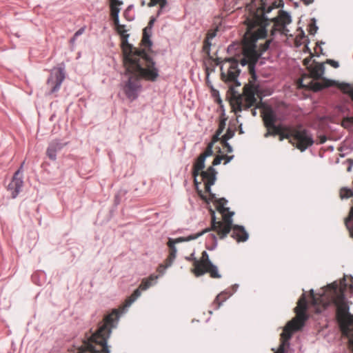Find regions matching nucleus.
Returning a JSON list of instances; mask_svg holds the SVG:
<instances>
[{
	"mask_svg": "<svg viewBox=\"0 0 353 353\" xmlns=\"http://www.w3.org/2000/svg\"><path fill=\"white\" fill-rule=\"evenodd\" d=\"M276 7L275 2H267L266 0H259V4L253 1L247 6V10L249 11L245 21L247 31L242 46L243 58L240 60V63L243 66L249 64L252 79L245 85L243 95L239 96L235 101V105L239 111L254 106L256 104L257 98L262 97V90L257 83L256 74L253 72L254 65L263 53L269 48L272 40H266L264 43L259 44H257V40L266 37L270 19L265 14Z\"/></svg>",
	"mask_w": 353,
	"mask_h": 353,
	"instance_id": "nucleus-1",
	"label": "nucleus"
},
{
	"mask_svg": "<svg viewBox=\"0 0 353 353\" xmlns=\"http://www.w3.org/2000/svg\"><path fill=\"white\" fill-rule=\"evenodd\" d=\"M123 63L128 79L123 91L130 101L135 100L141 90V80L154 81L159 76L154 62L143 50H137L127 41L123 47Z\"/></svg>",
	"mask_w": 353,
	"mask_h": 353,
	"instance_id": "nucleus-2",
	"label": "nucleus"
},
{
	"mask_svg": "<svg viewBox=\"0 0 353 353\" xmlns=\"http://www.w3.org/2000/svg\"><path fill=\"white\" fill-rule=\"evenodd\" d=\"M263 119L268 129V132L265 134V137L278 134L280 141H283L284 139H288L290 143L301 152L313 145L312 135L302 126L283 128L281 125H276L277 117L272 109H266L263 112Z\"/></svg>",
	"mask_w": 353,
	"mask_h": 353,
	"instance_id": "nucleus-3",
	"label": "nucleus"
},
{
	"mask_svg": "<svg viewBox=\"0 0 353 353\" xmlns=\"http://www.w3.org/2000/svg\"><path fill=\"white\" fill-rule=\"evenodd\" d=\"M227 200L224 198L219 199L217 201L218 210L223 214V221H216L214 212L212 216V226L208 230H214L217 232L220 239L225 238L232 230V237L237 242H245L248 239V233L245 231L244 227L239 225H233L232 216L234 212H229V208L225 207Z\"/></svg>",
	"mask_w": 353,
	"mask_h": 353,
	"instance_id": "nucleus-4",
	"label": "nucleus"
},
{
	"mask_svg": "<svg viewBox=\"0 0 353 353\" xmlns=\"http://www.w3.org/2000/svg\"><path fill=\"white\" fill-rule=\"evenodd\" d=\"M233 155H217L212 162V165L210 166L205 171H203V170L205 168V159L203 157L199 156L194 163L192 170V175L196 187L197 188L198 184L199 183L197 181L196 177L201 174V181H203L205 185V192L210 194L212 199H214L215 198V194L211 192V186L214 184L217 174L214 166L219 165L222 160H225L224 164H227L233 159Z\"/></svg>",
	"mask_w": 353,
	"mask_h": 353,
	"instance_id": "nucleus-5",
	"label": "nucleus"
},
{
	"mask_svg": "<svg viewBox=\"0 0 353 353\" xmlns=\"http://www.w3.org/2000/svg\"><path fill=\"white\" fill-rule=\"evenodd\" d=\"M306 307L305 296V294H303L298 301L297 306L294 308L296 316L285 326L283 332L281 334V343L275 353H284L285 347L289 345L288 341L291 338L292 332L299 330L303 326L304 321L307 319Z\"/></svg>",
	"mask_w": 353,
	"mask_h": 353,
	"instance_id": "nucleus-6",
	"label": "nucleus"
},
{
	"mask_svg": "<svg viewBox=\"0 0 353 353\" xmlns=\"http://www.w3.org/2000/svg\"><path fill=\"white\" fill-rule=\"evenodd\" d=\"M193 265L194 269L192 272L196 276H201L208 272L210 273L212 278H221L217 267L210 261L206 251L202 252L200 261L194 259Z\"/></svg>",
	"mask_w": 353,
	"mask_h": 353,
	"instance_id": "nucleus-7",
	"label": "nucleus"
},
{
	"mask_svg": "<svg viewBox=\"0 0 353 353\" xmlns=\"http://www.w3.org/2000/svg\"><path fill=\"white\" fill-rule=\"evenodd\" d=\"M226 61L229 63L227 72L224 71L223 66L221 68L222 80L227 83H232L236 86H239L241 83L237 80L240 73V70L238 68L239 61L234 58H230Z\"/></svg>",
	"mask_w": 353,
	"mask_h": 353,
	"instance_id": "nucleus-8",
	"label": "nucleus"
},
{
	"mask_svg": "<svg viewBox=\"0 0 353 353\" xmlns=\"http://www.w3.org/2000/svg\"><path fill=\"white\" fill-rule=\"evenodd\" d=\"M159 276L151 274L148 278L143 279L139 285V287L134 291L132 294L125 301L123 310L129 307L141 294V290H146L152 285L156 283Z\"/></svg>",
	"mask_w": 353,
	"mask_h": 353,
	"instance_id": "nucleus-9",
	"label": "nucleus"
},
{
	"mask_svg": "<svg viewBox=\"0 0 353 353\" xmlns=\"http://www.w3.org/2000/svg\"><path fill=\"white\" fill-rule=\"evenodd\" d=\"M271 21L273 23L270 30L271 34L274 35L277 32L284 34L286 26L291 23V17L285 12L279 11V15L273 17Z\"/></svg>",
	"mask_w": 353,
	"mask_h": 353,
	"instance_id": "nucleus-10",
	"label": "nucleus"
},
{
	"mask_svg": "<svg viewBox=\"0 0 353 353\" xmlns=\"http://www.w3.org/2000/svg\"><path fill=\"white\" fill-rule=\"evenodd\" d=\"M65 79L64 68H54L48 79V85L50 88V93L58 91Z\"/></svg>",
	"mask_w": 353,
	"mask_h": 353,
	"instance_id": "nucleus-11",
	"label": "nucleus"
},
{
	"mask_svg": "<svg viewBox=\"0 0 353 353\" xmlns=\"http://www.w3.org/2000/svg\"><path fill=\"white\" fill-rule=\"evenodd\" d=\"M209 230L210 229H205L200 232L191 234L185 237H179L175 239L169 238L168 241L167 243V245L170 248L169 256H171L172 259H176L177 250L175 246V244L195 240L200 237L201 236H202L203 234H204L205 233L208 232Z\"/></svg>",
	"mask_w": 353,
	"mask_h": 353,
	"instance_id": "nucleus-12",
	"label": "nucleus"
},
{
	"mask_svg": "<svg viewBox=\"0 0 353 353\" xmlns=\"http://www.w3.org/2000/svg\"><path fill=\"white\" fill-rule=\"evenodd\" d=\"M21 167L14 173L11 182L8 185V190L11 192L12 197L16 198L23 186Z\"/></svg>",
	"mask_w": 353,
	"mask_h": 353,
	"instance_id": "nucleus-13",
	"label": "nucleus"
},
{
	"mask_svg": "<svg viewBox=\"0 0 353 353\" xmlns=\"http://www.w3.org/2000/svg\"><path fill=\"white\" fill-rule=\"evenodd\" d=\"M66 143H63L58 140L52 141L48 147L46 154L47 156L53 161L57 159V152L60 151Z\"/></svg>",
	"mask_w": 353,
	"mask_h": 353,
	"instance_id": "nucleus-14",
	"label": "nucleus"
},
{
	"mask_svg": "<svg viewBox=\"0 0 353 353\" xmlns=\"http://www.w3.org/2000/svg\"><path fill=\"white\" fill-rule=\"evenodd\" d=\"M325 67L323 63H316L310 70L312 77L319 79L324 74Z\"/></svg>",
	"mask_w": 353,
	"mask_h": 353,
	"instance_id": "nucleus-15",
	"label": "nucleus"
},
{
	"mask_svg": "<svg viewBox=\"0 0 353 353\" xmlns=\"http://www.w3.org/2000/svg\"><path fill=\"white\" fill-rule=\"evenodd\" d=\"M155 21L154 18H152L150 20V22L148 23V26L144 28L143 33V39L142 42L144 45L147 46H151L152 43L150 40V34L148 32L149 30L152 28V26Z\"/></svg>",
	"mask_w": 353,
	"mask_h": 353,
	"instance_id": "nucleus-16",
	"label": "nucleus"
},
{
	"mask_svg": "<svg viewBox=\"0 0 353 353\" xmlns=\"http://www.w3.org/2000/svg\"><path fill=\"white\" fill-rule=\"evenodd\" d=\"M232 293L233 292H231L230 290H225L219 294L214 301V304H217L216 308H219L222 303L224 302L228 297L232 296Z\"/></svg>",
	"mask_w": 353,
	"mask_h": 353,
	"instance_id": "nucleus-17",
	"label": "nucleus"
},
{
	"mask_svg": "<svg viewBox=\"0 0 353 353\" xmlns=\"http://www.w3.org/2000/svg\"><path fill=\"white\" fill-rule=\"evenodd\" d=\"M341 90L345 94L351 101V107L353 108V86L348 83H343L340 86Z\"/></svg>",
	"mask_w": 353,
	"mask_h": 353,
	"instance_id": "nucleus-18",
	"label": "nucleus"
},
{
	"mask_svg": "<svg viewBox=\"0 0 353 353\" xmlns=\"http://www.w3.org/2000/svg\"><path fill=\"white\" fill-rule=\"evenodd\" d=\"M120 12V8L119 7L110 8V14L113 20L114 25H118L119 22V14Z\"/></svg>",
	"mask_w": 353,
	"mask_h": 353,
	"instance_id": "nucleus-19",
	"label": "nucleus"
},
{
	"mask_svg": "<svg viewBox=\"0 0 353 353\" xmlns=\"http://www.w3.org/2000/svg\"><path fill=\"white\" fill-rule=\"evenodd\" d=\"M157 4H159L160 6V10L158 11V14L159 15L161 14V10L163 8L166 6L167 1L166 0H150L148 3L149 7H153Z\"/></svg>",
	"mask_w": 353,
	"mask_h": 353,
	"instance_id": "nucleus-20",
	"label": "nucleus"
},
{
	"mask_svg": "<svg viewBox=\"0 0 353 353\" xmlns=\"http://www.w3.org/2000/svg\"><path fill=\"white\" fill-rule=\"evenodd\" d=\"M353 196V190L347 188H342L340 190L341 199H348Z\"/></svg>",
	"mask_w": 353,
	"mask_h": 353,
	"instance_id": "nucleus-21",
	"label": "nucleus"
},
{
	"mask_svg": "<svg viewBox=\"0 0 353 353\" xmlns=\"http://www.w3.org/2000/svg\"><path fill=\"white\" fill-rule=\"evenodd\" d=\"M114 26H116V28H117V30L118 31V32L123 37L122 43H121V46L123 48V43L125 42V41H128L127 38L128 37V34L127 35L124 34V33L126 32V30L125 29V26L119 24V22L118 23V25H114ZM127 42L128 43V41H127Z\"/></svg>",
	"mask_w": 353,
	"mask_h": 353,
	"instance_id": "nucleus-22",
	"label": "nucleus"
},
{
	"mask_svg": "<svg viewBox=\"0 0 353 353\" xmlns=\"http://www.w3.org/2000/svg\"><path fill=\"white\" fill-rule=\"evenodd\" d=\"M212 148H213V143H210L208 145L204 152L201 154L199 156L203 157V158L205 159L208 157L212 155V153H213Z\"/></svg>",
	"mask_w": 353,
	"mask_h": 353,
	"instance_id": "nucleus-23",
	"label": "nucleus"
},
{
	"mask_svg": "<svg viewBox=\"0 0 353 353\" xmlns=\"http://www.w3.org/2000/svg\"><path fill=\"white\" fill-rule=\"evenodd\" d=\"M234 135V130L228 128L227 130L226 133L221 139V142H225V141H228L229 139L232 138Z\"/></svg>",
	"mask_w": 353,
	"mask_h": 353,
	"instance_id": "nucleus-24",
	"label": "nucleus"
},
{
	"mask_svg": "<svg viewBox=\"0 0 353 353\" xmlns=\"http://www.w3.org/2000/svg\"><path fill=\"white\" fill-rule=\"evenodd\" d=\"M342 125L348 128L353 125V117H347L342 121Z\"/></svg>",
	"mask_w": 353,
	"mask_h": 353,
	"instance_id": "nucleus-25",
	"label": "nucleus"
},
{
	"mask_svg": "<svg viewBox=\"0 0 353 353\" xmlns=\"http://www.w3.org/2000/svg\"><path fill=\"white\" fill-rule=\"evenodd\" d=\"M211 45H212V43L210 42V39H208L206 38L203 43V51L205 53H207L208 54H210V50Z\"/></svg>",
	"mask_w": 353,
	"mask_h": 353,
	"instance_id": "nucleus-26",
	"label": "nucleus"
},
{
	"mask_svg": "<svg viewBox=\"0 0 353 353\" xmlns=\"http://www.w3.org/2000/svg\"><path fill=\"white\" fill-rule=\"evenodd\" d=\"M222 130H223V129L221 128L217 130L216 134L213 136L212 141L211 143H214V142H216L217 141H219L220 139L219 136L222 133Z\"/></svg>",
	"mask_w": 353,
	"mask_h": 353,
	"instance_id": "nucleus-27",
	"label": "nucleus"
},
{
	"mask_svg": "<svg viewBox=\"0 0 353 353\" xmlns=\"http://www.w3.org/2000/svg\"><path fill=\"white\" fill-rule=\"evenodd\" d=\"M223 149H225V151L228 153L232 152V146L225 141V142H221Z\"/></svg>",
	"mask_w": 353,
	"mask_h": 353,
	"instance_id": "nucleus-28",
	"label": "nucleus"
},
{
	"mask_svg": "<svg viewBox=\"0 0 353 353\" xmlns=\"http://www.w3.org/2000/svg\"><path fill=\"white\" fill-rule=\"evenodd\" d=\"M348 221H352V219H350V216H348V218L345 220V225L350 232V236L353 238V225H349V223H348Z\"/></svg>",
	"mask_w": 353,
	"mask_h": 353,
	"instance_id": "nucleus-29",
	"label": "nucleus"
},
{
	"mask_svg": "<svg viewBox=\"0 0 353 353\" xmlns=\"http://www.w3.org/2000/svg\"><path fill=\"white\" fill-rule=\"evenodd\" d=\"M110 8L119 7L123 4V1L121 0H110Z\"/></svg>",
	"mask_w": 353,
	"mask_h": 353,
	"instance_id": "nucleus-30",
	"label": "nucleus"
},
{
	"mask_svg": "<svg viewBox=\"0 0 353 353\" xmlns=\"http://www.w3.org/2000/svg\"><path fill=\"white\" fill-rule=\"evenodd\" d=\"M326 63L330 64L331 66H332L334 68H338L339 67V62L336 61H334L333 59H327L326 61Z\"/></svg>",
	"mask_w": 353,
	"mask_h": 353,
	"instance_id": "nucleus-31",
	"label": "nucleus"
},
{
	"mask_svg": "<svg viewBox=\"0 0 353 353\" xmlns=\"http://www.w3.org/2000/svg\"><path fill=\"white\" fill-rule=\"evenodd\" d=\"M175 259H172L171 256H168V258L165 260V265L164 269H166L169 267H170L174 262Z\"/></svg>",
	"mask_w": 353,
	"mask_h": 353,
	"instance_id": "nucleus-32",
	"label": "nucleus"
},
{
	"mask_svg": "<svg viewBox=\"0 0 353 353\" xmlns=\"http://www.w3.org/2000/svg\"><path fill=\"white\" fill-rule=\"evenodd\" d=\"M175 259H172L171 256H168V258L165 260V265L164 269H166L169 267H170L174 262Z\"/></svg>",
	"mask_w": 353,
	"mask_h": 353,
	"instance_id": "nucleus-33",
	"label": "nucleus"
},
{
	"mask_svg": "<svg viewBox=\"0 0 353 353\" xmlns=\"http://www.w3.org/2000/svg\"><path fill=\"white\" fill-rule=\"evenodd\" d=\"M323 87H324V85L322 83H315L313 85V89L315 91H319V90H321Z\"/></svg>",
	"mask_w": 353,
	"mask_h": 353,
	"instance_id": "nucleus-34",
	"label": "nucleus"
},
{
	"mask_svg": "<svg viewBox=\"0 0 353 353\" xmlns=\"http://www.w3.org/2000/svg\"><path fill=\"white\" fill-rule=\"evenodd\" d=\"M85 27H82L79 30H78L75 33H74V35L75 37H79L80 35H81L82 34H83V32H85Z\"/></svg>",
	"mask_w": 353,
	"mask_h": 353,
	"instance_id": "nucleus-35",
	"label": "nucleus"
},
{
	"mask_svg": "<svg viewBox=\"0 0 353 353\" xmlns=\"http://www.w3.org/2000/svg\"><path fill=\"white\" fill-rule=\"evenodd\" d=\"M165 265L161 264L159 266L157 271L162 275L165 273V269H164Z\"/></svg>",
	"mask_w": 353,
	"mask_h": 353,
	"instance_id": "nucleus-36",
	"label": "nucleus"
},
{
	"mask_svg": "<svg viewBox=\"0 0 353 353\" xmlns=\"http://www.w3.org/2000/svg\"><path fill=\"white\" fill-rule=\"evenodd\" d=\"M216 36L215 32H208L207 34L206 38L208 39H212Z\"/></svg>",
	"mask_w": 353,
	"mask_h": 353,
	"instance_id": "nucleus-37",
	"label": "nucleus"
},
{
	"mask_svg": "<svg viewBox=\"0 0 353 353\" xmlns=\"http://www.w3.org/2000/svg\"><path fill=\"white\" fill-rule=\"evenodd\" d=\"M341 111L344 112L345 111H350V108H349L348 105L343 104L341 106Z\"/></svg>",
	"mask_w": 353,
	"mask_h": 353,
	"instance_id": "nucleus-38",
	"label": "nucleus"
},
{
	"mask_svg": "<svg viewBox=\"0 0 353 353\" xmlns=\"http://www.w3.org/2000/svg\"><path fill=\"white\" fill-rule=\"evenodd\" d=\"M317 29H318V28H317V26H316V25L311 26L310 30V34H314L316 32Z\"/></svg>",
	"mask_w": 353,
	"mask_h": 353,
	"instance_id": "nucleus-39",
	"label": "nucleus"
},
{
	"mask_svg": "<svg viewBox=\"0 0 353 353\" xmlns=\"http://www.w3.org/2000/svg\"><path fill=\"white\" fill-rule=\"evenodd\" d=\"M210 236V238L215 242V243L216 244V236L215 234H210L209 235Z\"/></svg>",
	"mask_w": 353,
	"mask_h": 353,
	"instance_id": "nucleus-40",
	"label": "nucleus"
},
{
	"mask_svg": "<svg viewBox=\"0 0 353 353\" xmlns=\"http://www.w3.org/2000/svg\"><path fill=\"white\" fill-rule=\"evenodd\" d=\"M185 259L187 260H188V261H191V260H194V261L195 258H194V254H192L190 256L186 257Z\"/></svg>",
	"mask_w": 353,
	"mask_h": 353,
	"instance_id": "nucleus-41",
	"label": "nucleus"
},
{
	"mask_svg": "<svg viewBox=\"0 0 353 353\" xmlns=\"http://www.w3.org/2000/svg\"><path fill=\"white\" fill-rule=\"evenodd\" d=\"M77 38V37H75V35L74 34L73 37L71 38V39H70V43H74Z\"/></svg>",
	"mask_w": 353,
	"mask_h": 353,
	"instance_id": "nucleus-42",
	"label": "nucleus"
},
{
	"mask_svg": "<svg viewBox=\"0 0 353 353\" xmlns=\"http://www.w3.org/2000/svg\"><path fill=\"white\" fill-rule=\"evenodd\" d=\"M239 285L237 284H235L234 285L232 286L233 292L236 291Z\"/></svg>",
	"mask_w": 353,
	"mask_h": 353,
	"instance_id": "nucleus-43",
	"label": "nucleus"
},
{
	"mask_svg": "<svg viewBox=\"0 0 353 353\" xmlns=\"http://www.w3.org/2000/svg\"><path fill=\"white\" fill-rule=\"evenodd\" d=\"M256 110H252V114H253L254 116H255V115H256Z\"/></svg>",
	"mask_w": 353,
	"mask_h": 353,
	"instance_id": "nucleus-44",
	"label": "nucleus"
},
{
	"mask_svg": "<svg viewBox=\"0 0 353 353\" xmlns=\"http://www.w3.org/2000/svg\"><path fill=\"white\" fill-rule=\"evenodd\" d=\"M308 62H309V61H307V59H304L305 65H306Z\"/></svg>",
	"mask_w": 353,
	"mask_h": 353,
	"instance_id": "nucleus-45",
	"label": "nucleus"
},
{
	"mask_svg": "<svg viewBox=\"0 0 353 353\" xmlns=\"http://www.w3.org/2000/svg\"><path fill=\"white\" fill-rule=\"evenodd\" d=\"M351 168H352V167H351V165H350V166L348 167V168H347V171H348V172H350V171L351 170Z\"/></svg>",
	"mask_w": 353,
	"mask_h": 353,
	"instance_id": "nucleus-46",
	"label": "nucleus"
},
{
	"mask_svg": "<svg viewBox=\"0 0 353 353\" xmlns=\"http://www.w3.org/2000/svg\"><path fill=\"white\" fill-rule=\"evenodd\" d=\"M313 2V0H309L307 3H312Z\"/></svg>",
	"mask_w": 353,
	"mask_h": 353,
	"instance_id": "nucleus-47",
	"label": "nucleus"
},
{
	"mask_svg": "<svg viewBox=\"0 0 353 353\" xmlns=\"http://www.w3.org/2000/svg\"><path fill=\"white\" fill-rule=\"evenodd\" d=\"M23 165H24V163H22V165H21V168L23 167Z\"/></svg>",
	"mask_w": 353,
	"mask_h": 353,
	"instance_id": "nucleus-48",
	"label": "nucleus"
}]
</instances>
